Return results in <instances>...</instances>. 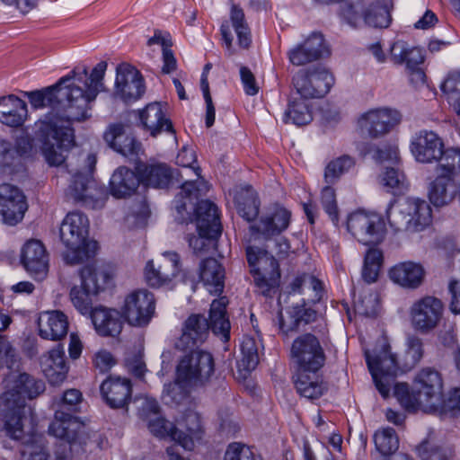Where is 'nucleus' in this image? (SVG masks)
<instances>
[{"mask_svg": "<svg viewBox=\"0 0 460 460\" xmlns=\"http://www.w3.org/2000/svg\"><path fill=\"white\" fill-rule=\"evenodd\" d=\"M107 62H99L91 74L85 66L42 90L24 92L35 110L49 107L51 111L36 123V137L49 165L58 166L64 155L74 145L73 122H84L92 117L93 103L105 90L103 78Z\"/></svg>", "mask_w": 460, "mask_h": 460, "instance_id": "f257e3e1", "label": "nucleus"}, {"mask_svg": "<svg viewBox=\"0 0 460 460\" xmlns=\"http://www.w3.org/2000/svg\"><path fill=\"white\" fill-rule=\"evenodd\" d=\"M6 391L0 395V419L6 435L15 440L25 437L24 427L31 423V409L26 399H34L45 391V383L19 370V362L4 380Z\"/></svg>", "mask_w": 460, "mask_h": 460, "instance_id": "f03ea898", "label": "nucleus"}, {"mask_svg": "<svg viewBox=\"0 0 460 460\" xmlns=\"http://www.w3.org/2000/svg\"><path fill=\"white\" fill-rule=\"evenodd\" d=\"M394 395L408 411H437L443 405V379L433 367H424L413 380L412 390L404 383L394 385Z\"/></svg>", "mask_w": 460, "mask_h": 460, "instance_id": "7ed1b4c3", "label": "nucleus"}, {"mask_svg": "<svg viewBox=\"0 0 460 460\" xmlns=\"http://www.w3.org/2000/svg\"><path fill=\"white\" fill-rule=\"evenodd\" d=\"M230 322L226 317V297L216 299L210 305L209 322L201 314H192L185 321L176 347L186 349L203 343L208 335L209 329L214 334L221 336L224 341H227L230 337Z\"/></svg>", "mask_w": 460, "mask_h": 460, "instance_id": "20e7f679", "label": "nucleus"}, {"mask_svg": "<svg viewBox=\"0 0 460 460\" xmlns=\"http://www.w3.org/2000/svg\"><path fill=\"white\" fill-rule=\"evenodd\" d=\"M433 172L427 180L428 198L437 208L447 206L458 196L460 149H449Z\"/></svg>", "mask_w": 460, "mask_h": 460, "instance_id": "39448f33", "label": "nucleus"}, {"mask_svg": "<svg viewBox=\"0 0 460 460\" xmlns=\"http://www.w3.org/2000/svg\"><path fill=\"white\" fill-rule=\"evenodd\" d=\"M89 220L81 212L66 215L60 226V238L68 251L64 255L67 264L75 265L93 258L98 244L88 239Z\"/></svg>", "mask_w": 460, "mask_h": 460, "instance_id": "423d86ee", "label": "nucleus"}, {"mask_svg": "<svg viewBox=\"0 0 460 460\" xmlns=\"http://www.w3.org/2000/svg\"><path fill=\"white\" fill-rule=\"evenodd\" d=\"M431 208L420 199L408 198L389 207L386 217L394 232L417 233L431 223Z\"/></svg>", "mask_w": 460, "mask_h": 460, "instance_id": "0eeeda50", "label": "nucleus"}, {"mask_svg": "<svg viewBox=\"0 0 460 460\" xmlns=\"http://www.w3.org/2000/svg\"><path fill=\"white\" fill-rule=\"evenodd\" d=\"M82 286L74 287L70 291V299L74 306L82 314H90L92 295L103 290L112 278V270L106 264L87 265L80 271Z\"/></svg>", "mask_w": 460, "mask_h": 460, "instance_id": "6e6552de", "label": "nucleus"}, {"mask_svg": "<svg viewBox=\"0 0 460 460\" xmlns=\"http://www.w3.org/2000/svg\"><path fill=\"white\" fill-rule=\"evenodd\" d=\"M83 428V424L71 412L56 410L54 420L49 426V433L59 439L53 451L56 460H72L74 451L81 447Z\"/></svg>", "mask_w": 460, "mask_h": 460, "instance_id": "1a4fd4ad", "label": "nucleus"}, {"mask_svg": "<svg viewBox=\"0 0 460 460\" xmlns=\"http://www.w3.org/2000/svg\"><path fill=\"white\" fill-rule=\"evenodd\" d=\"M246 258L259 292L271 296L280 279L277 260L266 250L256 246L246 248Z\"/></svg>", "mask_w": 460, "mask_h": 460, "instance_id": "9d476101", "label": "nucleus"}, {"mask_svg": "<svg viewBox=\"0 0 460 460\" xmlns=\"http://www.w3.org/2000/svg\"><path fill=\"white\" fill-rule=\"evenodd\" d=\"M366 361L371 373L375 385L380 394L386 398L390 394L392 386L394 387V377L399 372L395 357L390 351V346L382 341L379 349L371 354L365 352Z\"/></svg>", "mask_w": 460, "mask_h": 460, "instance_id": "9b49d317", "label": "nucleus"}, {"mask_svg": "<svg viewBox=\"0 0 460 460\" xmlns=\"http://www.w3.org/2000/svg\"><path fill=\"white\" fill-rule=\"evenodd\" d=\"M214 371L212 355L204 350H193L181 358L176 367V376L180 382L198 388L208 383Z\"/></svg>", "mask_w": 460, "mask_h": 460, "instance_id": "f8f14e48", "label": "nucleus"}, {"mask_svg": "<svg viewBox=\"0 0 460 460\" xmlns=\"http://www.w3.org/2000/svg\"><path fill=\"white\" fill-rule=\"evenodd\" d=\"M95 163V156L88 155L84 168L73 173L72 181L67 190V195L75 201L82 202L84 206L93 209L102 208L104 204L103 199L101 198L102 191L96 188L92 178Z\"/></svg>", "mask_w": 460, "mask_h": 460, "instance_id": "ddd939ff", "label": "nucleus"}, {"mask_svg": "<svg viewBox=\"0 0 460 460\" xmlns=\"http://www.w3.org/2000/svg\"><path fill=\"white\" fill-rule=\"evenodd\" d=\"M346 226L348 232L365 245L382 243L386 234L385 223L376 213L358 210L349 215Z\"/></svg>", "mask_w": 460, "mask_h": 460, "instance_id": "4468645a", "label": "nucleus"}, {"mask_svg": "<svg viewBox=\"0 0 460 460\" xmlns=\"http://www.w3.org/2000/svg\"><path fill=\"white\" fill-rule=\"evenodd\" d=\"M341 16L354 28H358L362 23L375 28H385L391 22L387 5L381 1H376L367 7L362 0L345 4L341 8Z\"/></svg>", "mask_w": 460, "mask_h": 460, "instance_id": "2eb2a0df", "label": "nucleus"}, {"mask_svg": "<svg viewBox=\"0 0 460 460\" xmlns=\"http://www.w3.org/2000/svg\"><path fill=\"white\" fill-rule=\"evenodd\" d=\"M332 84V74L320 66L300 70L293 77L295 94L310 100L323 97L330 91Z\"/></svg>", "mask_w": 460, "mask_h": 460, "instance_id": "dca6fc26", "label": "nucleus"}, {"mask_svg": "<svg viewBox=\"0 0 460 460\" xmlns=\"http://www.w3.org/2000/svg\"><path fill=\"white\" fill-rule=\"evenodd\" d=\"M291 356L299 369L316 373L325 364L326 355L319 339L311 333H305L294 340Z\"/></svg>", "mask_w": 460, "mask_h": 460, "instance_id": "f3484780", "label": "nucleus"}, {"mask_svg": "<svg viewBox=\"0 0 460 460\" xmlns=\"http://www.w3.org/2000/svg\"><path fill=\"white\" fill-rule=\"evenodd\" d=\"M400 121L399 111L382 107L369 110L360 115L358 127L362 135L370 138H379L388 134Z\"/></svg>", "mask_w": 460, "mask_h": 460, "instance_id": "a211bd4d", "label": "nucleus"}, {"mask_svg": "<svg viewBox=\"0 0 460 460\" xmlns=\"http://www.w3.org/2000/svg\"><path fill=\"white\" fill-rule=\"evenodd\" d=\"M411 152L418 163L438 164L449 149L458 147H447L444 149L442 138L434 131L420 130L411 140Z\"/></svg>", "mask_w": 460, "mask_h": 460, "instance_id": "6ab92c4d", "label": "nucleus"}, {"mask_svg": "<svg viewBox=\"0 0 460 460\" xmlns=\"http://www.w3.org/2000/svg\"><path fill=\"white\" fill-rule=\"evenodd\" d=\"M146 91L141 73L133 66L123 63L117 66L114 95L124 102L140 99Z\"/></svg>", "mask_w": 460, "mask_h": 460, "instance_id": "aec40b11", "label": "nucleus"}, {"mask_svg": "<svg viewBox=\"0 0 460 460\" xmlns=\"http://www.w3.org/2000/svg\"><path fill=\"white\" fill-rule=\"evenodd\" d=\"M155 308L154 295L146 289H140L132 292L126 297L123 314L129 324L144 326L151 320Z\"/></svg>", "mask_w": 460, "mask_h": 460, "instance_id": "412c9836", "label": "nucleus"}, {"mask_svg": "<svg viewBox=\"0 0 460 460\" xmlns=\"http://www.w3.org/2000/svg\"><path fill=\"white\" fill-rule=\"evenodd\" d=\"M180 255L174 252H164L157 259L156 263L147 261L145 268V278L147 284L159 288L170 283L180 272Z\"/></svg>", "mask_w": 460, "mask_h": 460, "instance_id": "4be33fe9", "label": "nucleus"}, {"mask_svg": "<svg viewBox=\"0 0 460 460\" xmlns=\"http://www.w3.org/2000/svg\"><path fill=\"white\" fill-rule=\"evenodd\" d=\"M410 314L413 327L421 332H428L439 323L443 304L438 298L428 296L416 301L411 305Z\"/></svg>", "mask_w": 460, "mask_h": 460, "instance_id": "5701e85b", "label": "nucleus"}, {"mask_svg": "<svg viewBox=\"0 0 460 460\" xmlns=\"http://www.w3.org/2000/svg\"><path fill=\"white\" fill-rule=\"evenodd\" d=\"M26 210L25 196L22 190L12 184H1L0 215L4 222L11 226L17 224L22 219Z\"/></svg>", "mask_w": 460, "mask_h": 460, "instance_id": "b1692460", "label": "nucleus"}, {"mask_svg": "<svg viewBox=\"0 0 460 460\" xmlns=\"http://www.w3.org/2000/svg\"><path fill=\"white\" fill-rule=\"evenodd\" d=\"M290 213L279 206L269 208L260 220L250 226V231L257 237L266 240L279 235L289 225Z\"/></svg>", "mask_w": 460, "mask_h": 460, "instance_id": "393cba45", "label": "nucleus"}, {"mask_svg": "<svg viewBox=\"0 0 460 460\" xmlns=\"http://www.w3.org/2000/svg\"><path fill=\"white\" fill-rule=\"evenodd\" d=\"M103 138L114 151L130 160H135L141 150L140 143L131 135L126 134L121 123L111 124L103 133Z\"/></svg>", "mask_w": 460, "mask_h": 460, "instance_id": "a878e982", "label": "nucleus"}, {"mask_svg": "<svg viewBox=\"0 0 460 460\" xmlns=\"http://www.w3.org/2000/svg\"><path fill=\"white\" fill-rule=\"evenodd\" d=\"M38 327L42 339L59 341L67 334V316L59 310L41 312L38 318Z\"/></svg>", "mask_w": 460, "mask_h": 460, "instance_id": "bb28decb", "label": "nucleus"}, {"mask_svg": "<svg viewBox=\"0 0 460 460\" xmlns=\"http://www.w3.org/2000/svg\"><path fill=\"white\" fill-rule=\"evenodd\" d=\"M101 394L111 408H127L131 401L130 381L119 377H109L102 383Z\"/></svg>", "mask_w": 460, "mask_h": 460, "instance_id": "cd10ccee", "label": "nucleus"}, {"mask_svg": "<svg viewBox=\"0 0 460 460\" xmlns=\"http://www.w3.org/2000/svg\"><path fill=\"white\" fill-rule=\"evenodd\" d=\"M22 262L30 273L35 274L40 279L46 275L49 260L40 241L32 239L24 244L22 250Z\"/></svg>", "mask_w": 460, "mask_h": 460, "instance_id": "c85d7f7f", "label": "nucleus"}, {"mask_svg": "<svg viewBox=\"0 0 460 460\" xmlns=\"http://www.w3.org/2000/svg\"><path fill=\"white\" fill-rule=\"evenodd\" d=\"M41 369L53 385H60L66 377L68 367L65 359V351L61 345H57L41 358Z\"/></svg>", "mask_w": 460, "mask_h": 460, "instance_id": "c756f323", "label": "nucleus"}, {"mask_svg": "<svg viewBox=\"0 0 460 460\" xmlns=\"http://www.w3.org/2000/svg\"><path fill=\"white\" fill-rule=\"evenodd\" d=\"M90 317L96 332L102 336L116 337L122 331V316L115 309L95 307Z\"/></svg>", "mask_w": 460, "mask_h": 460, "instance_id": "7c9ffc66", "label": "nucleus"}, {"mask_svg": "<svg viewBox=\"0 0 460 460\" xmlns=\"http://www.w3.org/2000/svg\"><path fill=\"white\" fill-rule=\"evenodd\" d=\"M28 116L27 104L19 97L10 94L0 97V122L12 127H21Z\"/></svg>", "mask_w": 460, "mask_h": 460, "instance_id": "2f4dec72", "label": "nucleus"}, {"mask_svg": "<svg viewBox=\"0 0 460 460\" xmlns=\"http://www.w3.org/2000/svg\"><path fill=\"white\" fill-rule=\"evenodd\" d=\"M139 119L145 128L153 137H156L163 131L169 132L173 136L175 134L172 124L165 117L160 102L147 104L144 110L139 111Z\"/></svg>", "mask_w": 460, "mask_h": 460, "instance_id": "473e14b6", "label": "nucleus"}, {"mask_svg": "<svg viewBox=\"0 0 460 460\" xmlns=\"http://www.w3.org/2000/svg\"><path fill=\"white\" fill-rule=\"evenodd\" d=\"M198 231L207 233L210 236H220L222 225L217 207L209 200H201L195 208Z\"/></svg>", "mask_w": 460, "mask_h": 460, "instance_id": "72a5a7b5", "label": "nucleus"}, {"mask_svg": "<svg viewBox=\"0 0 460 460\" xmlns=\"http://www.w3.org/2000/svg\"><path fill=\"white\" fill-rule=\"evenodd\" d=\"M390 279L396 284L410 288L419 287L424 277V270L419 263L404 261L396 264L389 271Z\"/></svg>", "mask_w": 460, "mask_h": 460, "instance_id": "f704fd0d", "label": "nucleus"}, {"mask_svg": "<svg viewBox=\"0 0 460 460\" xmlns=\"http://www.w3.org/2000/svg\"><path fill=\"white\" fill-rule=\"evenodd\" d=\"M295 387L300 396L311 401L320 398L328 388L316 373L303 369H299L296 376Z\"/></svg>", "mask_w": 460, "mask_h": 460, "instance_id": "c9c22d12", "label": "nucleus"}, {"mask_svg": "<svg viewBox=\"0 0 460 460\" xmlns=\"http://www.w3.org/2000/svg\"><path fill=\"white\" fill-rule=\"evenodd\" d=\"M138 185L139 178L133 171L125 166L119 167L110 181L111 193L118 199L131 196Z\"/></svg>", "mask_w": 460, "mask_h": 460, "instance_id": "e433bc0d", "label": "nucleus"}, {"mask_svg": "<svg viewBox=\"0 0 460 460\" xmlns=\"http://www.w3.org/2000/svg\"><path fill=\"white\" fill-rule=\"evenodd\" d=\"M177 429V443L186 450H192L196 439L200 438L201 425L199 416L196 412H188Z\"/></svg>", "mask_w": 460, "mask_h": 460, "instance_id": "4c0bfd02", "label": "nucleus"}, {"mask_svg": "<svg viewBox=\"0 0 460 460\" xmlns=\"http://www.w3.org/2000/svg\"><path fill=\"white\" fill-rule=\"evenodd\" d=\"M199 277L211 294H219L223 291L225 271L216 259L208 258L200 262Z\"/></svg>", "mask_w": 460, "mask_h": 460, "instance_id": "58836bf2", "label": "nucleus"}, {"mask_svg": "<svg viewBox=\"0 0 460 460\" xmlns=\"http://www.w3.org/2000/svg\"><path fill=\"white\" fill-rule=\"evenodd\" d=\"M311 100L301 98L299 95L292 93L288 109L285 112L284 121L291 122L297 126H304L313 120V111Z\"/></svg>", "mask_w": 460, "mask_h": 460, "instance_id": "ea45409f", "label": "nucleus"}, {"mask_svg": "<svg viewBox=\"0 0 460 460\" xmlns=\"http://www.w3.org/2000/svg\"><path fill=\"white\" fill-rule=\"evenodd\" d=\"M137 172L141 180L148 186L164 188L172 179L171 169L164 164H139Z\"/></svg>", "mask_w": 460, "mask_h": 460, "instance_id": "a19ab883", "label": "nucleus"}, {"mask_svg": "<svg viewBox=\"0 0 460 460\" xmlns=\"http://www.w3.org/2000/svg\"><path fill=\"white\" fill-rule=\"evenodd\" d=\"M391 58L397 64H406L407 69L417 67L424 61L422 49L398 40L391 47Z\"/></svg>", "mask_w": 460, "mask_h": 460, "instance_id": "79ce46f5", "label": "nucleus"}, {"mask_svg": "<svg viewBox=\"0 0 460 460\" xmlns=\"http://www.w3.org/2000/svg\"><path fill=\"white\" fill-rule=\"evenodd\" d=\"M238 214L246 221L254 220L259 215L260 201L251 186L243 188L236 196Z\"/></svg>", "mask_w": 460, "mask_h": 460, "instance_id": "37998d69", "label": "nucleus"}, {"mask_svg": "<svg viewBox=\"0 0 460 460\" xmlns=\"http://www.w3.org/2000/svg\"><path fill=\"white\" fill-rule=\"evenodd\" d=\"M231 4L230 20L232 26L238 37L239 46L243 49H248L251 44V33L248 24L245 21L243 10L229 0Z\"/></svg>", "mask_w": 460, "mask_h": 460, "instance_id": "c03bdc74", "label": "nucleus"}, {"mask_svg": "<svg viewBox=\"0 0 460 460\" xmlns=\"http://www.w3.org/2000/svg\"><path fill=\"white\" fill-rule=\"evenodd\" d=\"M314 316L315 312L314 310L295 307L286 317L279 314V328L284 334L288 335L290 332H296L301 323L306 324Z\"/></svg>", "mask_w": 460, "mask_h": 460, "instance_id": "a18cd8bd", "label": "nucleus"}, {"mask_svg": "<svg viewBox=\"0 0 460 460\" xmlns=\"http://www.w3.org/2000/svg\"><path fill=\"white\" fill-rule=\"evenodd\" d=\"M242 357L238 360V368L250 372L253 370L259 363L258 347L254 338L244 336L241 342Z\"/></svg>", "mask_w": 460, "mask_h": 460, "instance_id": "49530a36", "label": "nucleus"}, {"mask_svg": "<svg viewBox=\"0 0 460 460\" xmlns=\"http://www.w3.org/2000/svg\"><path fill=\"white\" fill-rule=\"evenodd\" d=\"M193 388L194 387H190L180 382L176 376L174 382L164 385L162 398L165 404L177 406L183 403L188 399L190 390Z\"/></svg>", "mask_w": 460, "mask_h": 460, "instance_id": "de8ad7c7", "label": "nucleus"}, {"mask_svg": "<svg viewBox=\"0 0 460 460\" xmlns=\"http://www.w3.org/2000/svg\"><path fill=\"white\" fill-rule=\"evenodd\" d=\"M416 450L422 460H449L454 455V449L450 446H438L429 440L420 443Z\"/></svg>", "mask_w": 460, "mask_h": 460, "instance_id": "09e8293b", "label": "nucleus"}, {"mask_svg": "<svg viewBox=\"0 0 460 460\" xmlns=\"http://www.w3.org/2000/svg\"><path fill=\"white\" fill-rule=\"evenodd\" d=\"M382 260L383 255L378 249L371 248L367 252L362 270V279L365 282L371 284L376 281Z\"/></svg>", "mask_w": 460, "mask_h": 460, "instance_id": "8fccbe9b", "label": "nucleus"}, {"mask_svg": "<svg viewBox=\"0 0 460 460\" xmlns=\"http://www.w3.org/2000/svg\"><path fill=\"white\" fill-rule=\"evenodd\" d=\"M148 430L152 435L159 438H171L177 442L176 426L165 420L161 414L146 421Z\"/></svg>", "mask_w": 460, "mask_h": 460, "instance_id": "3c124183", "label": "nucleus"}, {"mask_svg": "<svg viewBox=\"0 0 460 460\" xmlns=\"http://www.w3.org/2000/svg\"><path fill=\"white\" fill-rule=\"evenodd\" d=\"M376 449L384 456L394 453L399 447V440L392 428L377 430L374 436Z\"/></svg>", "mask_w": 460, "mask_h": 460, "instance_id": "603ef678", "label": "nucleus"}, {"mask_svg": "<svg viewBox=\"0 0 460 460\" xmlns=\"http://www.w3.org/2000/svg\"><path fill=\"white\" fill-rule=\"evenodd\" d=\"M355 164L354 159L349 155H342L330 162L324 172V179L327 183L335 182L341 175L347 172Z\"/></svg>", "mask_w": 460, "mask_h": 460, "instance_id": "864d4df0", "label": "nucleus"}, {"mask_svg": "<svg viewBox=\"0 0 460 460\" xmlns=\"http://www.w3.org/2000/svg\"><path fill=\"white\" fill-rule=\"evenodd\" d=\"M22 167V157L17 155L13 146L2 142L0 146V168L7 173H13Z\"/></svg>", "mask_w": 460, "mask_h": 460, "instance_id": "5fc2aeb1", "label": "nucleus"}, {"mask_svg": "<svg viewBox=\"0 0 460 460\" xmlns=\"http://www.w3.org/2000/svg\"><path fill=\"white\" fill-rule=\"evenodd\" d=\"M379 306L378 296L372 291H367L355 301L356 311L362 315L371 317L377 314Z\"/></svg>", "mask_w": 460, "mask_h": 460, "instance_id": "6e6d98bb", "label": "nucleus"}, {"mask_svg": "<svg viewBox=\"0 0 460 460\" xmlns=\"http://www.w3.org/2000/svg\"><path fill=\"white\" fill-rule=\"evenodd\" d=\"M24 443L25 448L22 450V455L28 456L27 460H49V455L44 450L41 436L31 434ZM54 460L56 459L54 458Z\"/></svg>", "mask_w": 460, "mask_h": 460, "instance_id": "4d7b16f0", "label": "nucleus"}, {"mask_svg": "<svg viewBox=\"0 0 460 460\" xmlns=\"http://www.w3.org/2000/svg\"><path fill=\"white\" fill-rule=\"evenodd\" d=\"M198 232L199 235L190 236L188 242L193 252L198 256H201L215 248L216 240L218 236H210L207 231L205 233Z\"/></svg>", "mask_w": 460, "mask_h": 460, "instance_id": "13d9d810", "label": "nucleus"}, {"mask_svg": "<svg viewBox=\"0 0 460 460\" xmlns=\"http://www.w3.org/2000/svg\"><path fill=\"white\" fill-rule=\"evenodd\" d=\"M302 44L315 60L329 53L323 35L319 32L312 33Z\"/></svg>", "mask_w": 460, "mask_h": 460, "instance_id": "bf43d9fd", "label": "nucleus"}, {"mask_svg": "<svg viewBox=\"0 0 460 460\" xmlns=\"http://www.w3.org/2000/svg\"><path fill=\"white\" fill-rule=\"evenodd\" d=\"M404 174L394 167H386L381 175V183L389 190L401 191L404 188Z\"/></svg>", "mask_w": 460, "mask_h": 460, "instance_id": "052dcab7", "label": "nucleus"}, {"mask_svg": "<svg viewBox=\"0 0 460 460\" xmlns=\"http://www.w3.org/2000/svg\"><path fill=\"white\" fill-rule=\"evenodd\" d=\"M225 460H258L254 452L246 445L231 443L225 453Z\"/></svg>", "mask_w": 460, "mask_h": 460, "instance_id": "680f3d73", "label": "nucleus"}, {"mask_svg": "<svg viewBox=\"0 0 460 460\" xmlns=\"http://www.w3.org/2000/svg\"><path fill=\"white\" fill-rule=\"evenodd\" d=\"M321 201L323 209L329 215L331 220L336 225L338 222V207L334 190L329 186L323 188Z\"/></svg>", "mask_w": 460, "mask_h": 460, "instance_id": "e2e57ef3", "label": "nucleus"}, {"mask_svg": "<svg viewBox=\"0 0 460 460\" xmlns=\"http://www.w3.org/2000/svg\"><path fill=\"white\" fill-rule=\"evenodd\" d=\"M449 103L460 98V72L450 74L441 85Z\"/></svg>", "mask_w": 460, "mask_h": 460, "instance_id": "0e129e2a", "label": "nucleus"}, {"mask_svg": "<svg viewBox=\"0 0 460 460\" xmlns=\"http://www.w3.org/2000/svg\"><path fill=\"white\" fill-rule=\"evenodd\" d=\"M17 354L11 343L4 336H0V369L6 366L12 369L17 364Z\"/></svg>", "mask_w": 460, "mask_h": 460, "instance_id": "69168bd1", "label": "nucleus"}, {"mask_svg": "<svg viewBox=\"0 0 460 460\" xmlns=\"http://www.w3.org/2000/svg\"><path fill=\"white\" fill-rule=\"evenodd\" d=\"M423 355L422 341L417 336H410L407 339V351L406 356L411 360L406 363L407 367L411 368L417 364Z\"/></svg>", "mask_w": 460, "mask_h": 460, "instance_id": "338daca9", "label": "nucleus"}, {"mask_svg": "<svg viewBox=\"0 0 460 460\" xmlns=\"http://www.w3.org/2000/svg\"><path fill=\"white\" fill-rule=\"evenodd\" d=\"M82 400V394L77 389H69L64 393L61 402L58 404V410H63L67 412H74L76 411L77 405Z\"/></svg>", "mask_w": 460, "mask_h": 460, "instance_id": "774afa93", "label": "nucleus"}]
</instances>
